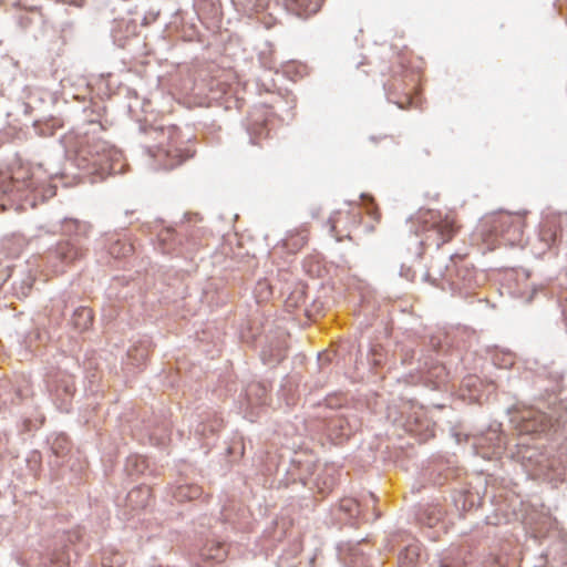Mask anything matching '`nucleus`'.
Returning <instances> with one entry per match:
<instances>
[{"instance_id":"obj_1","label":"nucleus","mask_w":567,"mask_h":567,"mask_svg":"<svg viewBox=\"0 0 567 567\" xmlns=\"http://www.w3.org/2000/svg\"><path fill=\"white\" fill-rule=\"evenodd\" d=\"M481 235L491 249L501 236L507 244L514 245L523 238L525 217L520 214L498 213L486 218L482 224Z\"/></svg>"},{"instance_id":"obj_2","label":"nucleus","mask_w":567,"mask_h":567,"mask_svg":"<svg viewBox=\"0 0 567 567\" xmlns=\"http://www.w3.org/2000/svg\"><path fill=\"white\" fill-rule=\"evenodd\" d=\"M117 156V151L107 142L96 136H85L76 151V165L94 173H105L112 169L110 162Z\"/></svg>"},{"instance_id":"obj_3","label":"nucleus","mask_w":567,"mask_h":567,"mask_svg":"<svg viewBox=\"0 0 567 567\" xmlns=\"http://www.w3.org/2000/svg\"><path fill=\"white\" fill-rule=\"evenodd\" d=\"M416 221L420 225V231L432 233L433 244L440 248L450 241L456 234L458 226L455 215H442L435 210H420L416 215Z\"/></svg>"},{"instance_id":"obj_4","label":"nucleus","mask_w":567,"mask_h":567,"mask_svg":"<svg viewBox=\"0 0 567 567\" xmlns=\"http://www.w3.org/2000/svg\"><path fill=\"white\" fill-rule=\"evenodd\" d=\"M159 134L164 140L150 150V154L157 162L158 167L172 169L192 156L187 150L177 146L178 134L175 128H162Z\"/></svg>"},{"instance_id":"obj_5","label":"nucleus","mask_w":567,"mask_h":567,"mask_svg":"<svg viewBox=\"0 0 567 567\" xmlns=\"http://www.w3.org/2000/svg\"><path fill=\"white\" fill-rule=\"evenodd\" d=\"M309 228L306 225L290 230L282 241L284 247L291 254L300 251L308 243Z\"/></svg>"},{"instance_id":"obj_6","label":"nucleus","mask_w":567,"mask_h":567,"mask_svg":"<svg viewBox=\"0 0 567 567\" xmlns=\"http://www.w3.org/2000/svg\"><path fill=\"white\" fill-rule=\"evenodd\" d=\"M286 8L299 17H309L319 11L321 0H284Z\"/></svg>"},{"instance_id":"obj_7","label":"nucleus","mask_w":567,"mask_h":567,"mask_svg":"<svg viewBox=\"0 0 567 567\" xmlns=\"http://www.w3.org/2000/svg\"><path fill=\"white\" fill-rule=\"evenodd\" d=\"M93 310L87 307H79L74 310L71 319L73 328L80 332L89 330L93 324Z\"/></svg>"},{"instance_id":"obj_8","label":"nucleus","mask_w":567,"mask_h":567,"mask_svg":"<svg viewBox=\"0 0 567 567\" xmlns=\"http://www.w3.org/2000/svg\"><path fill=\"white\" fill-rule=\"evenodd\" d=\"M82 255V250L70 241H62L56 246V256L64 262H71Z\"/></svg>"},{"instance_id":"obj_9","label":"nucleus","mask_w":567,"mask_h":567,"mask_svg":"<svg viewBox=\"0 0 567 567\" xmlns=\"http://www.w3.org/2000/svg\"><path fill=\"white\" fill-rule=\"evenodd\" d=\"M546 427V416L542 412H532V417L523 425V430L527 433L543 432Z\"/></svg>"},{"instance_id":"obj_10","label":"nucleus","mask_w":567,"mask_h":567,"mask_svg":"<svg viewBox=\"0 0 567 567\" xmlns=\"http://www.w3.org/2000/svg\"><path fill=\"white\" fill-rule=\"evenodd\" d=\"M420 558V547L409 545L400 553L399 564L401 567H413Z\"/></svg>"},{"instance_id":"obj_11","label":"nucleus","mask_w":567,"mask_h":567,"mask_svg":"<svg viewBox=\"0 0 567 567\" xmlns=\"http://www.w3.org/2000/svg\"><path fill=\"white\" fill-rule=\"evenodd\" d=\"M202 555L205 558L220 561L226 556L225 545L220 543H213L212 546L206 545Z\"/></svg>"},{"instance_id":"obj_12","label":"nucleus","mask_w":567,"mask_h":567,"mask_svg":"<svg viewBox=\"0 0 567 567\" xmlns=\"http://www.w3.org/2000/svg\"><path fill=\"white\" fill-rule=\"evenodd\" d=\"M54 390L58 395L63 393L68 398L72 396L75 391L73 378L71 375L63 374L58 381Z\"/></svg>"},{"instance_id":"obj_13","label":"nucleus","mask_w":567,"mask_h":567,"mask_svg":"<svg viewBox=\"0 0 567 567\" xmlns=\"http://www.w3.org/2000/svg\"><path fill=\"white\" fill-rule=\"evenodd\" d=\"M200 495V488L196 485L179 486L176 492V497L179 501L194 499Z\"/></svg>"},{"instance_id":"obj_14","label":"nucleus","mask_w":567,"mask_h":567,"mask_svg":"<svg viewBox=\"0 0 567 567\" xmlns=\"http://www.w3.org/2000/svg\"><path fill=\"white\" fill-rule=\"evenodd\" d=\"M133 252V246L131 244L116 240L110 246V254L116 258L125 257Z\"/></svg>"},{"instance_id":"obj_15","label":"nucleus","mask_w":567,"mask_h":567,"mask_svg":"<svg viewBox=\"0 0 567 567\" xmlns=\"http://www.w3.org/2000/svg\"><path fill=\"white\" fill-rule=\"evenodd\" d=\"M373 218H374L375 220H379V219H380V214L378 213V210H374V212H373Z\"/></svg>"}]
</instances>
